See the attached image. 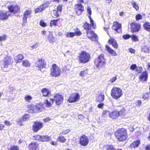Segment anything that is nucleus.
I'll return each mask as SVG.
<instances>
[{
  "mask_svg": "<svg viewBox=\"0 0 150 150\" xmlns=\"http://www.w3.org/2000/svg\"><path fill=\"white\" fill-rule=\"evenodd\" d=\"M115 134L117 139L119 141H125L127 138V131L124 128L118 130L115 132Z\"/></svg>",
  "mask_w": 150,
  "mask_h": 150,
  "instance_id": "f257e3e1",
  "label": "nucleus"
},
{
  "mask_svg": "<svg viewBox=\"0 0 150 150\" xmlns=\"http://www.w3.org/2000/svg\"><path fill=\"white\" fill-rule=\"evenodd\" d=\"M79 61L80 63H86L89 61L91 56L90 54L86 51H82L78 56Z\"/></svg>",
  "mask_w": 150,
  "mask_h": 150,
  "instance_id": "f03ea898",
  "label": "nucleus"
},
{
  "mask_svg": "<svg viewBox=\"0 0 150 150\" xmlns=\"http://www.w3.org/2000/svg\"><path fill=\"white\" fill-rule=\"evenodd\" d=\"M61 70L60 68L55 64H53L50 69V75L53 77L56 78L60 76Z\"/></svg>",
  "mask_w": 150,
  "mask_h": 150,
  "instance_id": "7ed1b4c3",
  "label": "nucleus"
},
{
  "mask_svg": "<svg viewBox=\"0 0 150 150\" xmlns=\"http://www.w3.org/2000/svg\"><path fill=\"white\" fill-rule=\"evenodd\" d=\"M122 95V90L119 88H113L111 90V96L115 99H119L121 97Z\"/></svg>",
  "mask_w": 150,
  "mask_h": 150,
  "instance_id": "20e7f679",
  "label": "nucleus"
},
{
  "mask_svg": "<svg viewBox=\"0 0 150 150\" xmlns=\"http://www.w3.org/2000/svg\"><path fill=\"white\" fill-rule=\"evenodd\" d=\"M105 64V61L104 58V55L103 54L99 55L95 61V65L99 69L103 67Z\"/></svg>",
  "mask_w": 150,
  "mask_h": 150,
  "instance_id": "39448f33",
  "label": "nucleus"
},
{
  "mask_svg": "<svg viewBox=\"0 0 150 150\" xmlns=\"http://www.w3.org/2000/svg\"><path fill=\"white\" fill-rule=\"evenodd\" d=\"M33 137L34 139L42 142H47L51 139V137L47 135L41 136L39 135H36Z\"/></svg>",
  "mask_w": 150,
  "mask_h": 150,
  "instance_id": "423d86ee",
  "label": "nucleus"
},
{
  "mask_svg": "<svg viewBox=\"0 0 150 150\" xmlns=\"http://www.w3.org/2000/svg\"><path fill=\"white\" fill-rule=\"evenodd\" d=\"M13 60L11 57H6L4 59L3 64L1 65V68L3 70L5 69L8 68V65H11L12 63Z\"/></svg>",
  "mask_w": 150,
  "mask_h": 150,
  "instance_id": "0eeeda50",
  "label": "nucleus"
},
{
  "mask_svg": "<svg viewBox=\"0 0 150 150\" xmlns=\"http://www.w3.org/2000/svg\"><path fill=\"white\" fill-rule=\"evenodd\" d=\"M46 65V61L43 59H39L35 64V66L40 71H41V69L45 68Z\"/></svg>",
  "mask_w": 150,
  "mask_h": 150,
  "instance_id": "6e6552de",
  "label": "nucleus"
},
{
  "mask_svg": "<svg viewBox=\"0 0 150 150\" xmlns=\"http://www.w3.org/2000/svg\"><path fill=\"white\" fill-rule=\"evenodd\" d=\"M124 111L123 110H121L119 111L115 110L111 112H110L109 114L110 117L112 119H117L118 117L123 114Z\"/></svg>",
  "mask_w": 150,
  "mask_h": 150,
  "instance_id": "1a4fd4ad",
  "label": "nucleus"
},
{
  "mask_svg": "<svg viewBox=\"0 0 150 150\" xmlns=\"http://www.w3.org/2000/svg\"><path fill=\"white\" fill-rule=\"evenodd\" d=\"M63 97L60 94H56L54 96L53 101L54 100L57 105H59L63 102Z\"/></svg>",
  "mask_w": 150,
  "mask_h": 150,
  "instance_id": "9d476101",
  "label": "nucleus"
},
{
  "mask_svg": "<svg viewBox=\"0 0 150 150\" xmlns=\"http://www.w3.org/2000/svg\"><path fill=\"white\" fill-rule=\"evenodd\" d=\"M86 36L88 38L92 41H96L98 38L97 35L91 30L86 31Z\"/></svg>",
  "mask_w": 150,
  "mask_h": 150,
  "instance_id": "9b49d317",
  "label": "nucleus"
},
{
  "mask_svg": "<svg viewBox=\"0 0 150 150\" xmlns=\"http://www.w3.org/2000/svg\"><path fill=\"white\" fill-rule=\"evenodd\" d=\"M80 95L77 93H74L72 94L68 100L69 103H73L79 100Z\"/></svg>",
  "mask_w": 150,
  "mask_h": 150,
  "instance_id": "f8f14e48",
  "label": "nucleus"
},
{
  "mask_svg": "<svg viewBox=\"0 0 150 150\" xmlns=\"http://www.w3.org/2000/svg\"><path fill=\"white\" fill-rule=\"evenodd\" d=\"M43 123L41 122H34L33 126V130L35 132H37L43 127Z\"/></svg>",
  "mask_w": 150,
  "mask_h": 150,
  "instance_id": "ddd939ff",
  "label": "nucleus"
},
{
  "mask_svg": "<svg viewBox=\"0 0 150 150\" xmlns=\"http://www.w3.org/2000/svg\"><path fill=\"white\" fill-rule=\"evenodd\" d=\"M131 32L132 33L138 32L139 30L141 25L136 23H132L131 24Z\"/></svg>",
  "mask_w": 150,
  "mask_h": 150,
  "instance_id": "4468645a",
  "label": "nucleus"
},
{
  "mask_svg": "<svg viewBox=\"0 0 150 150\" xmlns=\"http://www.w3.org/2000/svg\"><path fill=\"white\" fill-rule=\"evenodd\" d=\"M28 107L30 109V112L32 113H35L38 112V110H41V107L39 105H29Z\"/></svg>",
  "mask_w": 150,
  "mask_h": 150,
  "instance_id": "2eb2a0df",
  "label": "nucleus"
},
{
  "mask_svg": "<svg viewBox=\"0 0 150 150\" xmlns=\"http://www.w3.org/2000/svg\"><path fill=\"white\" fill-rule=\"evenodd\" d=\"M10 12L14 14L18 12L20 9V7L17 5H11L8 6Z\"/></svg>",
  "mask_w": 150,
  "mask_h": 150,
  "instance_id": "dca6fc26",
  "label": "nucleus"
},
{
  "mask_svg": "<svg viewBox=\"0 0 150 150\" xmlns=\"http://www.w3.org/2000/svg\"><path fill=\"white\" fill-rule=\"evenodd\" d=\"M31 13V11L30 9H28L24 12L23 17V26L25 25V24L27 23V18L30 16Z\"/></svg>",
  "mask_w": 150,
  "mask_h": 150,
  "instance_id": "f3484780",
  "label": "nucleus"
},
{
  "mask_svg": "<svg viewBox=\"0 0 150 150\" xmlns=\"http://www.w3.org/2000/svg\"><path fill=\"white\" fill-rule=\"evenodd\" d=\"M88 142V139L85 135H83L80 137L79 143L82 146H87Z\"/></svg>",
  "mask_w": 150,
  "mask_h": 150,
  "instance_id": "a211bd4d",
  "label": "nucleus"
},
{
  "mask_svg": "<svg viewBox=\"0 0 150 150\" xmlns=\"http://www.w3.org/2000/svg\"><path fill=\"white\" fill-rule=\"evenodd\" d=\"M112 29L118 33H120L121 31V24L117 22H114L112 27Z\"/></svg>",
  "mask_w": 150,
  "mask_h": 150,
  "instance_id": "6ab92c4d",
  "label": "nucleus"
},
{
  "mask_svg": "<svg viewBox=\"0 0 150 150\" xmlns=\"http://www.w3.org/2000/svg\"><path fill=\"white\" fill-rule=\"evenodd\" d=\"M49 5V3L48 2H47L41 5L39 7L36 8L35 10V13L42 11L45 10V8L47 7Z\"/></svg>",
  "mask_w": 150,
  "mask_h": 150,
  "instance_id": "aec40b11",
  "label": "nucleus"
},
{
  "mask_svg": "<svg viewBox=\"0 0 150 150\" xmlns=\"http://www.w3.org/2000/svg\"><path fill=\"white\" fill-rule=\"evenodd\" d=\"M87 11L88 12L89 15L88 17L90 19V22L91 23V24L93 28H95L96 27V25L94 23V22L93 20L91 17V9L90 7L88 6L87 8Z\"/></svg>",
  "mask_w": 150,
  "mask_h": 150,
  "instance_id": "412c9836",
  "label": "nucleus"
},
{
  "mask_svg": "<svg viewBox=\"0 0 150 150\" xmlns=\"http://www.w3.org/2000/svg\"><path fill=\"white\" fill-rule=\"evenodd\" d=\"M11 15L9 11L6 12H0V19L2 20L6 19L8 16Z\"/></svg>",
  "mask_w": 150,
  "mask_h": 150,
  "instance_id": "4be33fe9",
  "label": "nucleus"
},
{
  "mask_svg": "<svg viewBox=\"0 0 150 150\" xmlns=\"http://www.w3.org/2000/svg\"><path fill=\"white\" fill-rule=\"evenodd\" d=\"M75 8L79 11L78 12H76V14L78 15H80L82 12L84 11V7L81 4H76L75 5Z\"/></svg>",
  "mask_w": 150,
  "mask_h": 150,
  "instance_id": "5701e85b",
  "label": "nucleus"
},
{
  "mask_svg": "<svg viewBox=\"0 0 150 150\" xmlns=\"http://www.w3.org/2000/svg\"><path fill=\"white\" fill-rule=\"evenodd\" d=\"M38 144L35 142L31 143L28 146L29 150H38Z\"/></svg>",
  "mask_w": 150,
  "mask_h": 150,
  "instance_id": "b1692460",
  "label": "nucleus"
},
{
  "mask_svg": "<svg viewBox=\"0 0 150 150\" xmlns=\"http://www.w3.org/2000/svg\"><path fill=\"white\" fill-rule=\"evenodd\" d=\"M105 49L108 53L114 56L117 55L116 52L113 50L111 49V48L108 45H106Z\"/></svg>",
  "mask_w": 150,
  "mask_h": 150,
  "instance_id": "393cba45",
  "label": "nucleus"
},
{
  "mask_svg": "<svg viewBox=\"0 0 150 150\" xmlns=\"http://www.w3.org/2000/svg\"><path fill=\"white\" fill-rule=\"evenodd\" d=\"M147 74L146 71L142 73L139 76V79L141 81H146L147 78Z\"/></svg>",
  "mask_w": 150,
  "mask_h": 150,
  "instance_id": "a878e982",
  "label": "nucleus"
},
{
  "mask_svg": "<svg viewBox=\"0 0 150 150\" xmlns=\"http://www.w3.org/2000/svg\"><path fill=\"white\" fill-rule=\"evenodd\" d=\"M140 142L139 140H136L131 144L129 146V147L133 149L137 147L140 144Z\"/></svg>",
  "mask_w": 150,
  "mask_h": 150,
  "instance_id": "bb28decb",
  "label": "nucleus"
},
{
  "mask_svg": "<svg viewBox=\"0 0 150 150\" xmlns=\"http://www.w3.org/2000/svg\"><path fill=\"white\" fill-rule=\"evenodd\" d=\"M47 40L50 43H52L55 41L54 37L53 36L52 33L51 32L46 37Z\"/></svg>",
  "mask_w": 150,
  "mask_h": 150,
  "instance_id": "cd10ccee",
  "label": "nucleus"
},
{
  "mask_svg": "<svg viewBox=\"0 0 150 150\" xmlns=\"http://www.w3.org/2000/svg\"><path fill=\"white\" fill-rule=\"evenodd\" d=\"M42 96H43L46 97L48 96L50 93V90L47 88H45L42 89L41 90Z\"/></svg>",
  "mask_w": 150,
  "mask_h": 150,
  "instance_id": "c85d7f7f",
  "label": "nucleus"
},
{
  "mask_svg": "<svg viewBox=\"0 0 150 150\" xmlns=\"http://www.w3.org/2000/svg\"><path fill=\"white\" fill-rule=\"evenodd\" d=\"M105 99V96L103 93H101L97 97H96V100L99 102L103 101Z\"/></svg>",
  "mask_w": 150,
  "mask_h": 150,
  "instance_id": "c756f323",
  "label": "nucleus"
},
{
  "mask_svg": "<svg viewBox=\"0 0 150 150\" xmlns=\"http://www.w3.org/2000/svg\"><path fill=\"white\" fill-rule=\"evenodd\" d=\"M109 43L112 44V46L115 48L118 47V45L117 43L116 40L112 38L109 40L108 41Z\"/></svg>",
  "mask_w": 150,
  "mask_h": 150,
  "instance_id": "7c9ffc66",
  "label": "nucleus"
},
{
  "mask_svg": "<svg viewBox=\"0 0 150 150\" xmlns=\"http://www.w3.org/2000/svg\"><path fill=\"white\" fill-rule=\"evenodd\" d=\"M23 56L21 54H18L15 57V59L16 63L20 62L23 59Z\"/></svg>",
  "mask_w": 150,
  "mask_h": 150,
  "instance_id": "2f4dec72",
  "label": "nucleus"
},
{
  "mask_svg": "<svg viewBox=\"0 0 150 150\" xmlns=\"http://www.w3.org/2000/svg\"><path fill=\"white\" fill-rule=\"evenodd\" d=\"M44 103L46 106L50 107L52 104L53 103V99H50L49 100L46 99L44 101Z\"/></svg>",
  "mask_w": 150,
  "mask_h": 150,
  "instance_id": "473e14b6",
  "label": "nucleus"
},
{
  "mask_svg": "<svg viewBox=\"0 0 150 150\" xmlns=\"http://www.w3.org/2000/svg\"><path fill=\"white\" fill-rule=\"evenodd\" d=\"M131 4L133 7L136 11H138L139 9V7L138 6V4L134 1H132L131 2Z\"/></svg>",
  "mask_w": 150,
  "mask_h": 150,
  "instance_id": "72a5a7b5",
  "label": "nucleus"
},
{
  "mask_svg": "<svg viewBox=\"0 0 150 150\" xmlns=\"http://www.w3.org/2000/svg\"><path fill=\"white\" fill-rule=\"evenodd\" d=\"M142 51L145 52H148L150 51V47L147 45H144L142 47Z\"/></svg>",
  "mask_w": 150,
  "mask_h": 150,
  "instance_id": "f704fd0d",
  "label": "nucleus"
},
{
  "mask_svg": "<svg viewBox=\"0 0 150 150\" xmlns=\"http://www.w3.org/2000/svg\"><path fill=\"white\" fill-rule=\"evenodd\" d=\"M24 98L25 101L28 103L30 102L31 100L33 99V97L31 96L26 95L24 97Z\"/></svg>",
  "mask_w": 150,
  "mask_h": 150,
  "instance_id": "c9c22d12",
  "label": "nucleus"
},
{
  "mask_svg": "<svg viewBox=\"0 0 150 150\" xmlns=\"http://www.w3.org/2000/svg\"><path fill=\"white\" fill-rule=\"evenodd\" d=\"M107 150H116L115 147L112 145H107L105 146Z\"/></svg>",
  "mask_w": 150,
  "mask_h": 150,
  "instance_id": "e433bc0d",
  "label": "nucleus"
},
{
  "mask_svg": "<svg viewBox=\"0 0 150 150\" xmlns=\"http://www.w3.org/2000/svg\"><path fill=\"white\" fill-rule=\"evenodd\" d=\"M59 13L57 11L53 10L51 11V14L52 16L54 18H56L59 16Z\"/></svg>",
  "mask_w": 150,
  "mask_h": 150,
  "instance_id": "4c0bfd02",
  "label": "nucleus"
},
{
  "mask_svg": "<svg viewBox=\"0 0 150 150\" xmlns=\"http://www.w3.org/2000/svg\"><path fill=\"white\" fill-rule=\"evenodd\" d=\"M30 63L27 60H25L22 62L23 65L25 67H28L30 66Z\"/></svg>",
  "mask_w": 150,
  "mask_h": 150,
  "instance_id": "58836bf2",
  "label": "nucleus"
},
{
  "mask_svg": "<svg viewBox=\"0 0 150 150\" xmlns=\"http://www.w3.org/2000/svg\"><path fill=\"white\" fill-rule=\"evenodd\" d=\"M24 122V121H23V119L21 117V118H20L18 119L16 121V122L18 125L21 126L23 125V122Z\"/></svg>",
  "mask_w": 150,
  "mask_h": 150,
  "instance_id": "ea45409f",
  "label": "nucleus"
},
{
  "mask_svg": "<svg viewBox=\"0 0 150 150\" xmlns=\"http://www.w3.org/2000/svg\"><path fill=\"white\" fill-rule=\"evenodd\" d=\"M144 27L146 30H150V23L148 22L144 24Z\"/></svg>",
  "mask_w": 150,
  "mask_h": 150,
  "instance_id": "a19ab883",
  "label": "nucleus"
},
{
  "mask_svg": "<svg viewBox=\"0 0 150 150\" xmlns=\"http://www.w3.org/2000/svg\"><path fill=\"white\" fill-rule=\"evenodd\" d=\"M22 118L23 119V121L25 122L29 119L30 118V116L28 114H25L23 115Z\"/></svg>",
  "mask_w": 150,
  "mask_h": 150,
  "instance_id": "79ce46f5",
  "label": "nucleus"
},
{
  "mask_svg": "<svg viewBox=\"0 0 150 150\" xmlns=\"http://www.w3.org/2000/svg\"><path fill=\"white\" fill-rule=\"evenodd\" d=\"M58 21V19L53 20L51 21L50 22V26H52L54 25H56Z\"/></svg>",
  "mask_w": 150,
  "mask_h": 150,
  "instance_id": "37998d69",
  "label": "nucleus"
},
{
  "mask_svg": "<svg viewBox=\"0 0 150 150\" xmlns=\"http://www.w3.org/2000/svg\"><path fill=\"white\" fill-rule=\"evenodd\" d=\"M70 132V130L69 129H67L66 130H63L60 134V135H63L66 134L67 133Z\"/></svg>",
  "mask_w": 150,
  "mask_h": 150,
  "instance_id": "c03bdc74",
  "label": "nucleus"
},
{
  "mask_svg": "<svg viewBox=\"0 0 150 150\" xmlns=\"http://www.w3.org/2000/svg\"><path fill=\"white\" fill-rule=\"evenodd\" d=\"M51 32L50 31H46L43 30L41 31V33L43 36H45L47 37Z\"/></svg>",
  "mask_w": 150,
  "mask_h": 150,
  "instance_id": "a18cd8bd",
  "label": "nucleus"
},
{
  "mask_svg": "<svg viewBox=\"0 0 150 150\" xmlns=\"http://www.w3.org/2000/svg\"><path fill=\"white\" fill-rule=\"evenodd\" d=\"M88 73V70L86 69L81 71L80 73V76H83L87 74Z\"/></svg>",
  "mask_w": 150,
  "mask_h": 150,
  "instance_id": "49530a36",
  "label": "nucleus"
},
{
  "mask_svg": "<svg viewBox=\"0 0 150 150\" xmlns=\"http://www.w3.org/2000/svg\"><path fill=\"white\" fill-rule=\"evenodd\" d=\"M150 95V93H145L143 95L142 98L144 100L148 99Z\"/></svg>",
  "mask_w": 150,
  "mask_h": 150,
  "instance_id": "de8ad7c7",
  "label": "nucleus"
},
{
  "mask_svg": "<svg viewBox=\"0 0 150 150\" xmlns=\"http://www.w3.org/2000/svg\"><path fill=\"white\" fill-rule=\"evenodd\" d=\"M132 40L134 41H137L138 40V37L135 35H133L131 36Z\"/></svg>",
  "mask_w": 150,
  "mask_h": 150,
  "instance_id": "09e8293b",
  "label": "nucleus"
},
{
  "mask_svg": "<svg viewBox=\"0 0 150 150\" xmlns=\"http://www.w3.org/2000/svg\"><path fill=\"white\" fill-rule=\"evenodd\" d=\"M58 139L59 141L62 142H64L66 141V139L65 137L62 136H60L58 138Z\"/></svg>",
  "mask_w": 150,
  "mask_h": 150,
  "instance_id": "8fccbe9b",
  "label": "nucleus"
},
{
  "mask_svg": "<svg viewBox=\"0 0 150 150\" xmlns=\"http://www.w3.org/2000/svg\"><path fill=\"white\" fill-rule=\"evenodd\" d=\"M110 112L106 110H104L102 113V116L103 117H106L108 114H109Z\"/></svg>",
  "mask_w": 150,
  "mask_h": 150,
  "instance_id": "3c124183",
  "label": "nucleus"
},
{
  "mask_svg": "<svg viewBox=\"0 0 150 150\" xmlns=\"http://www.w3.org/2000/svg\"><path fill=\"white\" fill-rule=\"evenodd\" d=\"M83 27L85 29L88 30H89L91 28L90 25L87 22L84 24Z\"/></svg>",
  "mask_w": 150,
  "mask_h": 150,
  "instance_id": "603ef678",
  "label": "nucleus"
},
{
  "mask_svg": "<svg viewBox=\"0 0 150 150\" xmlns=\"http://www.w3.org/2000/svg\"><path fill=\"white\" fill-rule=\"evenodd\" d=\"M18 146H12L8 149V150H19Z\"/></svg>",
  "mask_w": 150,
  "mask_h": 150,
  "instance_id": "864d4df0",
  "label": "nucleus"
},
{
  "mask_svg": "<svg viewBox=\"0 0 150 150\" xmlns=\"http://www.w3.org/2000/svg\"><path fill=\"white\" fill-rule=\"evenodd\" d=\"M75 34L76 35H81V33L77 28H76L75 29Z\"/></svg>",
  "mask_w": 150,
  "mask_h": 150,
  "instance_id": "5fc2aeb1",
  "label": "nucleus"
},
{
  "mask_svg": "<svg viewBox=\"0 0 150 150\" xmlns=\"http://www.w3.org/2000/svg\"><path fill=\"white\" fill-rule=\"evenodd\" d=\"M76 35L75 34V33H67L66 34V35L67 37H73Z\"/></svg>",
  "mask_w": 150,
  "mask_h": 150,
  "instance_id": "6e6d98bb",
  "label": "nucleus"
},
{
  "mask_svg": "<svg viewBox=\"0 0 150 150\" xmlns=\"http://www.w3.org/2000/svg\"><path fill=\"white\" fill-rule=\"evenodd\" d=\"M38 46V44L37 43H35L32 45H31L30 46V48L31 50H33L35 48H36Z\"/></svg>",
  "mask_w": 150,
  "mask_h": 150,
  "instance_id": "4d7b16f0",
  "label": "nucleus"
},
{
  "mask_svg": "<svg viewBox=\"0 0 150 150\" xmlns=\"http://www.w3.org/2000/svg\"><path fill=\"white\" fill-rule=\"evenodd\" d=\"M142 18V16L139 14H138L136 15L135 18L137 20H141Z\"/></svg>",
  "mask_w": 150,
  "mask_h": 150,
  "instance_id": "13d9d810",
  "label": "nucleus"
},
{
  "mask_svg": "<svg viewBox=\"0 0 150 150\" xmlns=\"http://www.w3.org/2000/svg\"><path fill=\"white\" fill-rule=\"evenodd\" d=\"M62 10V6L59 5L57 7V11L59 13H60Z\"/></svg>",
  "mask_w": 150,
  "mask_h": 150,
  "instance_id": "bf43d9fd",
  "label": "nucleus"
},
{
  "mask_svg": "<svg viewBox=\"0 0 150 150\" xmlns=\"http://www.w3.org/2000/svg\"><path fill=\"white\" fill-rule=\"evenodd\" d=\"M122 37L125 39H127L131 38V35L129 34H127L125 35H124Z\"/></svg>",
  "mask_w": 150,
  "mask_h": 150,
  "instance_id": "052dcab7",
  "label": "nucleus"
},
{
  "mask_svg": "<svg viewBox=\"0 0 150 150\" xmlns=\"http://www.w3.org/2000/svg\"><path fill=\"white\" fill-rule=\"evenodd\" d=\"M40 25L42 26L45 27L46 26V24L45 23L43 20H41L40 22Z\"/></svg>",
  "mask_w": 150,
  "mask_h": 150,
  "instance_id": "680f3d73",
  "label": "nucleus"
},
{
  "mask_svg": "<svg viewBox=\"0 0 150 150\" xmlns=\"http://www.w3.org/2000/svg\"><path fill=\"white\" fill-rule=\"evenodd\" d=\"M4 123L5 125L7 126H10L12 124L10 121L7 120L4 121Z\"/></svg>",
  "mask_w": 150,
  "mask_h": 150,
  "instance_id": "e2e57ef3",
  "label": "nucleus"
},
{
  "mask_svg": "<svg viewBox=\"0 0 150 150\" xmlns=\"http://www.w3.org/2000/svg\"><path fill=\"white\" fill-rule=\"evenodd\" d=\"M6 39V37L5 35H2V36H0V42Z\"/></svg>",
  "mask_w": 150,
  "mask_h": 150,
  "instance_id": "0e129e2a",
  "label": "nucleus"
},
{
  "mask_svg": "<svg viewBox=\"0 0 150 150\" xmlns=\"http://www.w3.org/2000/svg\"><path fill=\"white\" fill-rule=\"evenodd\" d=\"M142 68L141 67H138L137 68L136 71L138 73H140L142 70Z\"/></svg>",
  "mask_w": 150,
  "mask_h": 150,
  "instance_id": "69168bd1",
  "label": "nucleus"
},
{
  "mask_svg": "<svg viewBox=\"0 0 150 150\" xmlns=\"http://www.w3.org/2000/svg\"><path fill=\"white\" fill-rule=\"evenodd\" d=\"M78 118L80 119L82 121H84V116L81 115H79L78 116Z\"/></svg>",
  "mask_w": 150,
  "mask_h": 150,
  "instance_id": "338daca9",
  "label": "nucleus"
},
{
  "mask_svg": "<svg viewBox=\"0 0 150 150\" xmlns=\"http://www.w3.org/2000/svg\"><path fill=\"white\" fill-rule=\"evenodd\" d=\"M117 79V78L116 76H115L111 79L110 80V81L112 83L115 82Z\"/></svg>",
  "mask_w": 150,
  "mask_h": 150,
  "instance_id": "774afa93",
  "label": "nucleus"
}]
</instances>
